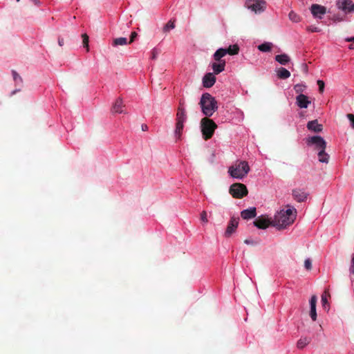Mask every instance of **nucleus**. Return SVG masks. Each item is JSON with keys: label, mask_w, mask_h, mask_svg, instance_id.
<instances>
[{"label": "nucleus", "mask_w": 354, "mask_h": 354, "mask_svg": "<svg viewBox=\"0 0 354 354\" xmlns=\"http://www.w3.org/2000/svg\"><path fill=\"white\" fill-rule=\"evenodd\" d=\"M278 212L272 220V225L277 229H283L293 223L297 216V210L292 206Z\"/></svg>", "instance_id": "obj_1"}, {"label": "nucleus", "mask_w": 354, "mask_h": 354, "mask_svg": "<svg viewBox=\"0 0 354 354\" xmlns=\"http://www.w3.org/2000/svg\"><path fill=\"white\" fill-rule=\"evenodd\" d=\"M199 104L206 117L212 116L218 109L216 100L208 93L202 95Z\"/></svg>", "instance_id": "obj_2"}, {"label": "nucleus", "mask_w": 354, "mask_h": 354, "mask_svg": "<svg viewBox=\"0 0 354 354\" xmlns=\"http://www.w3.org/2000/svg\"><path fill=\"white\" fill-rule=\"evenodd\" d=\"M250 171V167L246 161H236L228 169V173L233 178L241 180Z\"/></svg>", "instance_id": "obj_3"}, {"label": "nucleus", "mask_w": 354, "mask_h": 354, "mask_svg": "<svg viewBox=\"0 0 354 354\" xmlns=\"http://www.w3.org/2000/svg\"><path fill=\"white\" fill-rule=\"evenodd\" d=\"M216 127L217 125L216 123L207 117L204 118L201 120V128L203 137L206 140L212 138Z\"/></svg>", "instance_id": "obj_4"}, {"label": "nucleus", "mask_w": 354, "mask_h": 354, "mask_svg": "<svg viewBox=\"0 0 354 354\" xmlns=\"http://www.w3.org/2000/svg\"><path fill=\"white\" fill-rule=\"evenodd\" d=\"M229 192L236 198H241L248 194L247 187L242 183L232 184L230 187Z\"/></svg>", "instance_id": "obj_5"}, {"label": "nucleus", "mask_w": 354, "mask_h": 354, "mask_svg": "<svg viewBox=\"0 0 354 354\" xmlns=\"http://www.w3.org/2000/svg\"><path fill=\"white\" fill-rule=\"evenodd\" d=\"M306 142L308 145H314L315 149L317 150H322V149H326V142L323 138L319 136H314L308 138Z\"/></svg>", "instance_id": "obj_6"}, {"label": "nucleus", "mask_w": 354, "mask_h": 354, "mask_svg": "<svg viewBox=\"0 0 354 354\" xmlns=\"http://www.w3.org/2000/svg\"><path fill=\"white\" fill-rule=\"evenodd\" d=\"M246 8L256 14H259L266 10V2L264 0H255Z\"/></svg>", "instance_id": "obj_7"}, {"label": "nucleus", "mask_w": 354, "mask_h": 354, "mask_svg": "<svg viewBox=\"0 0 354 354\" xmlns=\"http://www.w3.org/2000/svg\"><path fill=\"white\" fill-rule=\"evenodd\" d=\"M337 6L345 13L354 11V3L351 0H338Z\"/></svg>", "instance_id": "obj_8"}, {"label": "nucleus", "mask_w": 354, "mask_h": 354, "mask_svg": "<svg viewBox=\"0 0 354 354\" xmlns=\"http://www.w3.org/2000/svg\"><path fill=\"white\" fill-rule=\"evenodd\" d=\"M310 12L315 18L321 19L326 14V9L323 6L313 4L310 7Z\"/></svg>", "instance_id": "obj_9"}, {"label": "nucleus", "mask_w": 354, "mask_h": 354, "mask_svg": "<svg viewBox=\"0 0 354 354\" xmlns=\"http://www.w3.org/2000/svg\"><path fill=\"white\" fill-rule=\"evenodd\" d=\"M292 195L296 201L301 203L307 199L308 193L304 189L295 188L292 190Z\"/></svg>", "instance_id": "obj_10"}, {"label": "nucleus", "mask_w": 354, "mask_h": 354, "mask_svg": "<svg viewBox=\"0 0 354 354\" xmlns=\"http://www.w3.org/2000/svg\"><path fill=\"white\" fill-rule=\"evenodd\" d=\"M239 225V218L232 216L225 232V236L230 237L236 230Z\"/></svg>", "instance_id": "obj_11"}, {"label": "nucleus", "mask_w": 354, "mask_h": 354, "mask_svg": "<svg viewBox=\"0 0 354 354\" xmlns=\"http://www.w3.org/2000/svg\"><path fill=\"white\" fill-rule=\"evenodd\" d=\"M311 103L308 97L305 95H298L296 97V104L301 109H306Z\"/></svg>", "instance_id": "obj_12"}, {"label": "nucleus", "mask_w": 354, "mask_h": 354, "mask_svg": "<svg viewBox=\"0 0 354 354\" xmlns=\"http://www.w3.org/2000/svg\"><path fill=\"white\" fill-rule=\"evenodd\" d=\"M254 225L259 229L264 230L272 225V221L264 217H259L254 221Z\"/></svg>", "instance_id": "obj_13"}, {"label": "nucleus", "mask_w": 354, "mask_h": 354, "mask_svg": "<svg viewBox=\"0 0 354 354\" xmlns=\"http://www.w3.org/2000/svg\"><path fill=\"white\" fill-rule=\"evenodd\" d=\"M216 82V77L212 73H208L205 75L203 78V85L205 88L212 87Z\"/></svg>", "instance_id": "obj_14"}, {"label": "nucleus", "mask_w": 354, "mask_h": 354, "mask_svg": "<svg viewBox=\"0 0 354 354\" xmlns=\"http://www.w3.org/2000/svg\"><path fill=\"white\" fill-rule=\"evenodd\" d=\"M317 298L315 295H313L310 300V316L313 321H315L317 319V312H316V304H317Z\"/></svg>", "instance_id": "obj_15"}, {"label": "nucleus", "mask_w": 354, "mask_h": 354, "mask_svg": "<svg viewBox=\"0 0 354 354\" xmlns=\"http://www.w3.org/2000/svg\"><path fill=\"white\" fill-rule=\"evenodd\" d=\"M187 120V114L185 108L180 105L176 113V123L184 124Z\"/></svg>", "instance_id": "obj_16"}, {"label": "nucleus", "mask_w": 354, "mask_h": 354, "mask_svg": "<svg viewBox=\"0 0 354 354\" xmlns=\"http://www.w3.org/2000/svg\"><path fill=\"white\" fill-rule=\"evenodd\" d=\"M226 62L225 61L215 62L212 64V68L214 73L217 75L225 70Z\"/></svg>", "instance_id": "obj_17"}, {"label": "nucleus", "mask_w": 354, "mask_h": 354, "mask_svg": "<svg viewBox=\"0 0 354 354\" xmlns=\"http://www.w3.org/2000/svg\"><path fill=\"white\" fill-rule=\"evenodd\" d=\"M124 105L123 104L122 99L119 97L114 102L113 107H112V111L115 113H124Z\"/></svg>", "instance_id": "obj_18"}, {"label": "nucleus", "mask_w": 354, "mask_h": 354, "mask_svg": "<svg viewBox=\"0 0 354 354\" xmlns=\"http://www.w3.org/2000/svg\"><path fill=\"white\" fill-rule=\"evenodd\" d=\"M256 215L257 212L255 207H250L249 209H244L241 212V217L245 220L254 218Z\"/></svg>", "instance_id": "obj_19"}, {"label": "nucleus", "mask_w": 354, "mask_h": 354, "mask_svg": "<svg viewBox=\"0 0 354 354\" xmlns=\"http://www.w3.org/2000/svg\"><path fill=\"white\" fill-rule=\"evenodd\" d=\"M307 128L314 132H320L322 130V125L319 124L317 120H312L308 122Z\"/></svg>", "instance_id": "obj_20"}, {"label": "nucleus", "mask_w": 354, "mask_h": 354, "mask_svg": "<svg viewBox=\"0 0 354 354\" xmlns=\"http://www.w3.org/2000/svg\"><path fill=\"white\" fill-rule=\"evenodd\" d=\"M226 55V50L225 48H220L214 53L213 57L214 60L216 62L224 61L223 59H222V57H223Z\"/></svg>", "instance_id": "obj_21"}, {"label": "nucleus", "mask_w": 354, "mask_h": 354, "mask_svg": "<svg viewBox=\"0 0 354 354\" xmlns=\"http://www.w3.org/2000/svg\"><path fill=\"white\" fill-rule=\"evenodd\" d=\"M277 75L279 78L282 80L288 79L290 77V73L285 68H279L276 71Z\"/></svg>", "instance_id": "obj_22"}, {"label": "nucleus", "mask_w": 354, "mask_h": 354, "mask_svg": "<svg viewBox=\"0 0 354 354\" xmlns=\"http://www.w3.org/2000/svg\"><path fill=\"white\" fill-rule=\"evenodd\" d=\"M275 60L281 65H286L290 59L288 55L281 54L275 56Z\"/></svg>", "instance_id": "obj_23"}, {"label": "nucleus", "mask_w": 354, "mask_h": 354, "mask_svg": "<svg viewBox=\"0 0 354 354\" xmlns=\"http://www.w3.org/2000/svg\"><path fill=\"white\" fill-rule=\"evenodd\" d=\"M326 149H322V150H319L318 152V158L319 161L324 163H328L329 156L328 153L325 152Z\"/></svg>", "instance_id": "obj_24"}, {"label": "nucleus", "mask_w": 354, "mask_h": 354, "mask_svg": "<svg viewBox=\"0 0 354 354\" xmlns=\"http://www.w3.org/2000/svg\"><path fill=\"white\" fill-rule=\"evenodd\" d=\"M225 49L227 51V55L229 54L231 55H237L239 51V47L237 44L231 45Z\"/></svg>", "instance_id": "obj_25"}, {"label": "nucleus", "mask_w": 354, "mask_h": 354, "mask_svg": "<svg viewBox=\"0 0 354 354\" xmlns=\"http://www.w3.org/2000/svg\"><path fill=\"white\" fill-rule=\"evenodd\" d=\"M128 44L127 39L126 37H118L115 38L113 41V46H124Z\"/></svg>", "instance_id": "obj_26"}, {"label": "nucleus", "mask_w": 354, "mask_h": 354, "mask_svg": "<svg viewBox=\"0 0 354 354\" xmlns=\"http://www.w3.org/2000/svg\"><path fill=\"white\" fill-rule=\"evenodd\" d=\"M183 127H184V124H180V123L176 124V129H175L174 134H175V137L177 139H179L180 138Z\"/></svg>", "instance_id": "obj_27"}, {"label": "nucleus", "mask_w": 354, "mask_h": 354, "mask_svg": "<svg viewBox=\"0 0 354 354\" xmlns=\"http://www.w3.org/2000/svg\"><path fill=\"white\" fill-rule=\"evenodd\" d=\"M183 127H184V124H180V123L176 124V129H175L174 134H175V137L177 139H179L180 138Z\"/></svg>", "instance_id": "obj_28"}, {"label": "nucleus", "mask_w": 354, "mask_h": 354, "mask_svg": "<svg viewBox=\"0 0 354 354\" xmlns=\"http://www.w3.org/2000/svg\"><path fill=\"white\" fill-rule=\"evenodd\" d=\"M272 48V44L270 42H265L258 46V49L261 52H269Z\"/></svg>", "instance_id": "obj_29"}, {"label": "nucleus", "mask_w": 354, "mask_h": 354, "mask_svg": "<svg viewBox=\"0 0 354 354\" xmlns=\"http://www.w3.org/2000/svg\"><path fill=\"white\" fill-rule=\"evenodd\" d=\"M306 86L304 84H297L295 85L294 90L298 95H304L303 93L306 91Z\"/></svg>", "instance_id": "obj_30"}, {"label": "nucleus", "mask_w": 354, "mask_h": 354, "mask_svg": "<svg viewBox=\"0 0 354 354\" xmlns=\"http://www.w3.org/2000/svg\"><path fill=\"white\" fill-rule=\"evenodd\" d=\"M310 342V339L308 337H301L297 342V347L299 348H303Z\"/></svg>", "instance_id": "obj_31"}, {"label": "nucleus", "mask_w": 354, "mask_h": 354, "mask_svg": "<svg viewBox=\"0 0 354 354\" xmlns=\"http://www.w3.org/2000/svg\"><path fill=\"white\" fill-rule=\"evenodd\" d=\"M174 28H175L174 21L170 20L163 27V31L165 32H168L170 30H173Z\"/></svg>", "instance_id": "obj_32"}, {"label": "nucleus", "mask_w": 354, "mask_h": 354, "mask_svg": "<svg viewBox=\"0 0 354 354\" xmlns=\"http://www.w3.org/2000/svg\"><path fill=\"white\" fill-rule=\"evenodd\" d=\"M290 20H291L293 22H299L300 21V17L297 13H295L293 11L290 12L288 15Z\"/></svg>", "instance_id": "obj_33"}, {"label": "nucleus", "mask_w": 354, "mask_h": 354, "mask_svg": "<svg viewBox=\"0 0 354 354\" xmlns=\"http://www.w3.org/2000/svg\"><path fill=\"white\" fill-rule=\"evenodd\" d=\"M330 297V295L328 292L325 291L322 295V304L323 306L328 305V297Z\"/></svg>", "instance_id": "obj_34"}, {"label": "nucleus", "mask_w": 354, "mask_h": 354, "mask_svg": "<svg viewBox=\"0 0 354 354\" xmlns=\"http://www.w3.org/2000/svg\"><path fill=\"white\" fill-rule=\"evenodd\" d=\"M82 41H83V46L86 48V51L88 52L89 50L88 48V36L86 34H83L82 35Z\"/></svg>", "instance_id": "obj_35"}, {"label": "nucleus", "mask_w": 354, "mask_h": 354, "mask_svg": "<svg viewBox=\"0 0 354 354\" xmlns=\"http://www.w3.org/2000/svg\"><path fill=\"white\" fill-rule=\"evenodd\" d=\"M244 243L247 245H257L259 243V241L252 239H247L244 241Z\"/></svg>", "instance_id": "obj_36"}, {"label": "nucleus", "mask_w": 354, "mask_h": 354, "mask_svg": "<svg viewBox=\"0 0 354 354\" xmlns=\"http://www.w3.org/2000/svg\"><path fill=\"white\" fill-rule=\"evenodd\" d=\"M304 267L306 270H310L312 268V263L311 260L308 258L304 261Z\"/></svg>", "instance_id": "obj_37"}, {"label": "nucleus", "mask_w": 354, "mask_h": 354, "mask_svg": "<svg viewBox=\"0 0 354 354\" xmlns=\"http://www.w3.org/2000/svg\"><path fill=\"white\" fill-rule=\"evenodd\" d=\"M12 73L13 79L16 83L22 82L21 77L17 73V72L12 71Z\"/></svg>", "instance_id": "obj_38"}, {"label": "nucleus", "mask_w": 354, "mask_h": 354, "mask_svg": "<svg viewBox=\"0 0 354 354\" xmlns=\"http://www.w3.org/2000/svg\"><path fill=\"white\" fill-rule=\"evenodd\" d=\"M201 220L204 223H207L208 222V219H207V212L205 211H203L201 213Z\"/></svg>", "instance_id": "obj_39"}, {"label": "nucleus", "mask_w": 354, "mask_h": 354, "mask_svg": "<svg viewBox=\"0 0 354 354\" xmlns=\"http://www.w3.org/2000/svg\"><path fill=\"white\" fill-rule=\"evenodd\" d=\"M307 30L311 32H320V29L318 27L314 26H310L307 27Z\"/></svg>", "instance_id": "obj_40"}, {"label": "nucleus", "mask_w": 354, "mask_h": 354, "mask_svg": "<svg viewBox=\"0 0 354 354\" xmlns=\"http://www.w3.org/2000/svg\"><path fill=\"white\" fill-rule=\"evenodd\" d=\"M317 84L319 86V90L320 93H322L324 89V82L322 80H317Z\"/></svg>", "instance_id": "obj_41"}, {"label": "nucleus", "mask_w": 354, "mask_h": 354, "mask_svg": "<svg viewBox=\"0 0 354 354\" xmlns=\"http://www.w3.org/2000/svg\"><path fill=\"white\" fill-rule=\"evenodd\" d=\"M347 118L350 120L351 126L352 127V128L354 129V115H353V114H348L347 115Z\"/></svg>", "instance_id": "obj_42"}, {"label": "nucleus", "mask_w": 354, "mask_h": 354, "mask_svg": "<svg viewBox=\"0 0 354 354\" xmlns=\"http://www.w3.org/2000/svg\"><path fill=\"white\" fill-rule=\"evenodd\" d=\"M349 271L351 274H354V255L352 257V259H351Z\"/></svg>", "instance_id": "obj_43"}, {"label": "nucleus", "mask_w": 354, "mask_h": 354, "mask_svg": "<svg viewBox=\"0 0 354 354\" xmlns=\"http://www.w3.org/2000/svg\"><path fill=\"white\" fill-rule=\"evenodd\" d=\"M158 54V50L156 48H153L151 51V59H156Z\"/></svg>", "instance_id": "obj_44"}, {"label": "nucleus", "mask_w": 354, "mask_h": 354, "mask_svg": "<svg viewBox=\"0 0 354 354\" xmlns=\"http://www.w3.org/2000/svg\"><path fill=\"white\" fill-rule=\"evenodd\" d=\"M137 33L136 32H132L131 34V39H130V41L129 43H131L133 41V40L135 39V38L137 37Z\"/></svg>", "instance_id": "obj_45"}, {"label": "nucleus", "mask_w": 354, "mask_h": 354, "mask_svg": "<svg viewBox=\"0 0 354 354\" xmlns=\"http://www.w3.org/2000/svg\"><path fill=\"white\" fill-rule=\"evenodd\" d=\"M58 44L60 46H64V38L59 37V39H58Z\"/></svg>", "instance_id": "obj_46"}, {"label": "nucleus", "mask_w": 354, "mask_h": 354, "mask_svg": "<svg viewBox=\"0 0 354 354\" xmlns=\"http://www.w3.org/2000/svg\"><path fill=\"white\" fill-rule=\"evenodd\" d=\"M345 41L348 42H354V37H346Z\"/></svg>", "instance_id": "obj_47"}, {"label": "nucleus", "mask_w": 354, "mask_h": 354, "mask_svg": "<svg viewBox=\"0 0 354 354\" xmlns=\"http://www.w3.org/2000/svg\"><path fill=\"white\" fill-rule=\"evenodd\" d=\"M147 129V125H142V129L143 131H145Z\"/></svg>", "instance_id": "obj_48"}, {"label": "nucleus", "mask_w": 354, "mask_h": 354, "mask_svg": "<svg viewBox=\"0 0 354 354\" xmlns=\"http://www.w3.org/2000/svg\"><path fill=\"white\" fill-rule=\"evenodd\" d=\"M349 48H350V49H354V46H353V45H351V46H349Z\"/></svg>", "instance_id": "obj_49"}, {"label": "nucleus", "mask_w": 354, "mask_h": 354, "mask_svg": "<svg viewBox=\"0 0 354 354\" xmlns=\"http://www.w3.org/2000/svg\"><path fill=\"white\" fill-rule=\"evenodd\" d=\"M15 93H16V91H12V95Z\"/></svg>", "instance_id": "obj_50"}, {"label": "nucleus", "mask_w": 354, "mask_h": 354, "mask_svg": "<svg viewBox=\"0 0 354 354\" xmlns=\"http://www.w3.org/2000/svg\"><path fill=\"white\" fill-rule=\"evenodd\" d=\"M20 0H17V1H19Z\"/></svg>", "instance_id": "obj_51"}]
</instances>
